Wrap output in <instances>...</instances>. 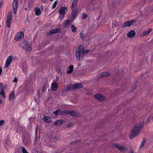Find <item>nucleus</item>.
I'll return each instance as SVG.
<instances>
[{
    "label": "nucleus",
    "mask_w": 153,
    "mask_h": 153,
    "mask_svg": "<svg viewBox=\"0 0 153 153\" xmlns=\"http://www.w3.org/2000/svg\"><path fill=\"white\" fill-rule=\"evenodd\" d=\"M0 94L4 98H5V94L4 91H0Z\"/></svg>",
    "instance_id": "72a5a7b5"
},
{
    "label": "nucleus",
    "mask_w": 153,
    "mask_h": 153,
    "mask_svg": "<svg viewBox=\"0 0 153 153\" xmlns=\"http://www.w3.org/2000/svg\"><path fill=\"white\" fill-rule=\"evenodd\" d=\"M22 153H29L24 147H21Z\"/></svg>",
    "instance_id": "2f4dec72"
},
{
    "label": "nucleus",
    "mask_w": 153,
    "mask_h": 153,
    "mask_svg": "<svg viewBox=\"0 0 153 153\" xmlns=\"http://www.w3.org/2000/svg\"><path fill=\"white\" fill-rule=\"evenodd\" d=\"M130 153H133V151H132V152Z\"/></svg>",
    "instance_id": "603ef678"
},
{
    "label": "nucleus",
    "mask_w": 153,
    "mask_h": 153,
    "mask_svg": "<svg viewBox=\"0 0 153 153\" xmlns=\"http://www.w3.org/2000/svg\"><path fill=\"white\" fill-rule=\"evenodd\" d=\"M37 128H36V132H35L36 135L37 134Z\"/></svg>",
    "instance_id": "09e8293b"
},
{
    "label": "nucleus",
    "mask_w": 153,
    "mask_h": 153,
    "mask_svg": "<svg viewBox=\"0 0 153 153\" xmlns=\"http://www.w3.org/2000/svg\"><path fill=\"white\" fill-rule=\"evenodd\" d=\"M74 66L73 65L70 66L69 67V70L67 71V73L68 74H70L72 73L73 70Z\"/></svg>",
    "instance_id": "a878e982"
},
{
    "label": "nucleus",
    "mask_w": 153,
    "mask_h": 153,
    "mask_svg": "<svg viewBox=\"0 0 153 153\" xmlns=\"http://www.w3.org/2000/svg\"><path fill=\"white\" fill-rule=\"evenodd\" d=\"M78 0H74L71 6V9H74V6L77 3Z\"/></svg>",
    "instance_id": "bb28decb"
},
{
    "label": "nucleus",
    "mask_w": 153,
    "mask_h": 153,
    "mask_svg": "<svg viewBox=\"0 0 153 153\" xmlns=\"http://www.w3.org/2000/svg\"><path fill=\"white\" fill-rule=\"evenodd\" d=\"M46 83H45L44 85V86H43L42 89V92H43L45 91V89L46 88Z\"/></svg>",
    "instance_id": "58836bf2"
},
{
    "label": "nucleus",
    "mask_w": 153,
    "mask_h": 153,
    "mask_svg": "<svg viewBox=\"0 0 153 153\" xmlns=\"http://www.w3.org/2000/svg\"><path fill=\"white\" fill-rule=\"evenodd\" d=\"M72 10V17L73 20L77 16V10L76 8L71 9Z\"/></svg>",
    "instance_id": "ddd939ff"
},
{
    "label": "nucleus",
    "mask_w": 153,
    "mask_h": 153,
    "mask_svg": "<svg viewBox=\"0 0 153 153\" xmlns=\"http://www.w3.org/2000/svg\"><path fill=\"white\" fill-rule=\"evenodd\" d=\"M0 94L4 98H5V94L4 91H0Z\"/></svg>",
    "instance_id": "f704fd0d"
},
{
    "label": "nucleus",
    "mask_w": 153,
    "mask_h": 153,
    "mask_svg": "<svg viewBox=\"0 0 153 153\" xmlns=\"http://www.w3.org/2000/svg\"><path fill=\"white\" fill-rule=\"evenodd\" d=\"M74 88H81L83 87V85L80 83H77L74 84L73 86Z\"/></svg>",
    "instance_id": "412c9836"
},
{
    "label": "nucleus",
    "mask_w": 153,
    "mask_h": 153,
    "mask_svg": "<svg viewBox=\"0 0 153 153\" xmlns=\"http://www.w3.org/2000/svg\"><path fill=\"white\" fill-rule=\"evenodd\" d=\"M80 36V37H81L82 39H83L84 38L85 34H83L82 33H80L79 34Z\"/></svg>",
    "instance_id": "4c0bfd02"
},
{
    "label": "nucleus",
    "mask_w": 153,
    "mask_h": 153,
    "mask_svg": "<svg viewBox=\"0 0 153 153\" xmlns=\"http://www.w3.org/2000/svg\"><path fill=\"white\" fill-rule=\"evenodd\" d=\"M53 0H50V1H53Z\"/></svg>",
    "instance_id": "864d4df0"
},
{
    "label": "nucleus",
    "mask_w": 153,
    "mask_h": 153,
    "mask_svg": "<svg viewBox=\"0 0 153 153\" xmlns=\"http://www.w3.org/2000/svg\"><path fill=\"white\" fill-rule=\"evenodd\" d=\"M74 143H76V141H75L74 142H71L70 143V144H73Z\"/></svg>",
    "instance_id": "a18cd8bd"
},
{
    "label": "nucleus",
    "mask_w": 153,
    "mask_h": 153,
    "mask_svg": "<svg viewBox=\"0 0 153 153\" xmlns=\"http://www.w3.org/2000/svg\"><path fill=\"white\" fill-rule=\"evenodd\" d=\"M52 90L53 91H56L58 88V84L56 82H54L52 84L51 87Z\"/></svg>",
    "instance_id": "2eb2a0df"
},
{
    "label": "nucleus",
    "mask_w": 153,
    "mask_h": 153,
    "mask_svg": "<svg viewBox=\"0 0 153 153\" xmlns=\"http://www.w3.org/2000/svg\"><path fill=\"white\" fill-rule=\"evenodd\" d=\"M36 140H36H36L35 141V142H36Z\"/></svg>",
    "instance_id": "3c124183"
},
{
    "label": "nucleus",
    "mask_w": 153,
    "mask_h": 153,
    "mask_svg": "<svg viewBox=\"0 0 153 153\" xmlns=\"http://www.w3.org/2000/svg\"><path fill=\"white\" fill-rule=\"evenodd\" d=\"M67 11L68 8L67 7H61L59 11V14L61 15L59 16V19H62Z\"/></svg>",
    "instance_id": "7ed1b4c3"
},
{
    "label": "nucleus",
    "mask_w": 153,
    "mask_h": 153,
    "mask_svg": "<svg viewBox=\"0 0 153 153\" xmlns=\"http://www.w3.org/2000/svg\"><path fill=\"white\" fill-rule=\"evenodd\" d=\"M73 126V124L71 123H70L68 124V125L67 126V128H71L72 126Z\"/></svg>",
    "instance_id": "ea45409f"
},
{
    "label": "nucleus",
    "mask_w": 153,
    "mask_h": 153,
    "mask_svg": "<svg viewBox=\"0 0 153 153\" xmlns=\"http://www.w3.org/2000/svg\"><path fill=\"white\" fill-rule=\"evenodd\" d=\"M150 118H148V119H147V122L146 123H147L148 122H149L150 120Z\"/></svg>",
    "instance_id": "de8ad7c7"
},
{
    "label": "nucleus",
    "mask_w": 153,
    "mask_h": 153,
    "mask_svg": "<svg viewBox=\"0 0 153 153\" xmlns=\"http://www.w3.org/2000/svg\"><path fill=\"white\" fill-rule=\"evenodd\" d=\"M72 20H65L63 23V25L65 27H67L71 22Z\"/></svg>",
    "instance_id": "dca6fc26"
},
{
    "label": "nucleus",
    "mask_w": 153,
    "mask_h": 153,
    "mask_svg": "<svg viewBox=\"0 0 153 153\" xmlns=\"http://www.w3.org/2000/svg\"><path fill=\"white\" fill-rule=\"evenodd\" d=\"M60 30V29L59 28L52 29L50 31L49 33L51 34L57 33L59 32Z\"/></svg>",
    "instance_id": "f3484780"
},
{
    "label": "nucleus",
    "mask_w": 153,
    "mask_h": 153,
    "mask_svg": "<svg viewBox=\"0 0 153 153\" xmlns=\"http://www.w3.org/2000/svg\"><path fill=\"white\" fill-rule=\"evenodd\" d=\"M2 73V68L0 67V75H1V74Z\"/></svg>",
    "instance_id": "49530a36"
},
{
    "label": "nucleus",
    "mask_w": 153,
    "mask_h": 153,
    "mask_svg": "<svg viewBox=\"0 0 153 153\" xmlns=\"http://www.w3.org/2000/svg\"><path fill=\"white\" fill-rule=\"evenodd\" d=\"M14 97L15 94L14 92L12 91L9 94V99L10 100H12L14 99Z\"/></svg>",
    "instance_id": "b1692460"
},
{
    "label": "nucleus",
    "mask_w": 153,
    "mask_h": 153,
    "mask_svg": "<svg viewBox=\"0 0 153 153\" xmlns=\"http://www.w3.org/2000/svg\"><path fill=\"white\" fill-rule=\"evenodd\" d=\"M24 36V33L23 32H20L17 34L15 37V39L16 40H19L20 39L23 38Z\"/></svg>",
    "instance_id": "9b49d317"
},
{
    "label": "nucleus",
    "mask_w": 153,
    "mask_h": 153,
    "mask_svg": "<svg viewBox=\"0 0 153 153\" xmlns=\"http://www.w3.org/2000/svg\"><path fill=\"white\" fill-rule=\"evenodd\" d=\"M4 90V87L2 83H0V91H2Z\"/></svg>",
    "instance_id": "c9c22d12"
},
{
    "label": "nucleus",
    "mask_w": 153,
    "mask_h": 153,
    "mask_svg": "<svg viewBox=\"0 0 153 153\" xmlns=\"http://www.w3.org/2000/svg\"><path fill=\"white\" fill-rule=\"evenodd\" d=\"M18 0H13V12L14 14H16V13L17 8L18 7Z\"/></svg>",
    "instance_id": "0eeeda50"
},
{
    "label": "nucleus",
    "mask_w": 153,
    "mask_h": 153,
    "mask_svg": "<svg viewBox=\"0 0 153 153\" xmlns=\"http://www.w3.org/2000/svg\"><path fill=\"white\" fill-rule=\"evenodd\" d=\"M152 29L149 28L148 30V31H144L143 33H142V35L143 36H147L149 35V33L152 31Z\"/></svg>",
    "instance_id": "5701e85b"
},
{
    "label": "nucleus",
    "mask_w": 153,
    "mask_h": 153,
    "mask_svg": "<svg viewBox=\"0 0 153 153\" xmlns=\"http://www.w3.org/2000/svg\"><path fill=\"white\" fill-rule=\"evenodd\" d=\"M58 2V1L57 0H56L55 1L53 4L52 6V8L54 9L56 7L57 4Z\"/></svg>",
    "instance_id": "473e14b6"
},
{
    "label": "nucleus",
    "mask_w": 153,
    "mask_h": 153,
    "mask_svg": "<svg viewBox=\"0 0 153 153\" xmlns=\"http://www.w3.org/2000/svg\"><path fill=\"white\" fill-rule=\"evenodd\" d=\"M4 121L3 120H1L0 121V126L4 124Z\"/></svg>",
    "instance_id": "a19ab883"
},
{
    "label": "nucleus",
    "mask_w": 153,
    "mask_h": 153,
    "mask_svg": "<svg viewBox=\"0 0 153 153\" xmlns=\"http://www.w3.org/2000/svg\"><path fill=\"white\" fill-rule=\"evenodd\" d=\"M9 141H9V140H6V141H5V143H6V144H7L8 145H10V144H9H9H8V143H7V142H9Z\"/></svg>",
    "instance_id": "c03bdc74"
},
{
    "label": "nucleus",
    "mask_w": 153,
    "mask_h": 153,
    "mask_svg": "<svg viewBox=\"0 0 153 153\" xmlns=\"http://www.w3.org/2000/svg\"><path fill=\"white\" fill-rule=\"evenodd\" d=\"M72 89L71 88V87H68V90H71Z\"/></svg>",
    "instance_id": "8fccbe9b"
},
{
    "label": "nucleus",
    "mask_w": 153,
    "mask_h": 153,
    "mask_svg": "<svg viewBox=\"0 0 153 153\" xmlns=\"http://www.w3.org/2000/svg\"><path fill=\"white\" fill-rule=\"evenodd\" d=\"M71 31L72 32H76V28L73 25H72L71 26Z\"/></svg>",
    "instance_id": "7c9ffc66"
},
{
    "label": "nucleus",
    "mask_w": 153,
    "mask_h": 153,
    "mask_svg": "<svg viewBox=\"0 0 153 153\" xmlns=\"http://www.w3.org/2000/svg\"><path fill=\"white\" fill-rule=\"evenodd\" d=\"M36 58H34V59H33V62H34L35 63V64H38V62H39L38 61L37 62H35L34 60H36Z\"/></svg>",
    "instance_id": "37998d69"
},
{
    "label": "nucleus",
    "mask_w": 153,
    "mask_h": 153,
    "mask_svg": "<svg viewBox=\"0 0 153 153\" xmlns=\"http://www.w3.org/2000/svg\"><path fill=\"white\" fill-rule=\"evenodd\" d=\"M51 119V118L50 117L48 116L43 117L42 118L43 121L46 123H49Z\"/></svg>",
    "instance_id": "a211bd4d"
},
{
    "label": "nucleus",
    "mask_w": 153,
    "mask_h": 153,
    "mask_svg": "<svg viewBox=\"0 0 153 153\" xmlns=\"http://www.w3.org/2000/svg\"><path fill=\"white\" fill-rule=\"evenodd\" d=\"M144 124V122H141L135 125L129 134L130 138H133L137 136L141 131Z\"/></svg>",
    "instance_id": "f257e3e1"
},
{
    "label": "nucleus",
    "mask_w": 153,
    "mask_h": 153,
    "mask_svg": "<svg viewBox=\"0 0 153 153\" xmlns=\"http://www.w3.org/2000/svg\"><path fill=\"white\" fill-rule=\"evenodd\" d=\"M65 121L62 120L60 119L56 120L54 123V125L55 126H58L59 125H61L63 122H64Z\"/></svg>",
    "instance_id": "6ab92c4d"
},
{
    "label": "nucleus",
    "mask_w": 153,
    "mask_h": 153,
    "mask_svg": "<svg viewBox=\"0 0 153 153\" xmlns=\"http://www.w3.org/2000/svg\"><path fill=\"white\" fill-rule=\"evenodd\" d=\"M69 110H65V111H62L61 110V114L63 115H65L67 114H70L69 113Z\"/></svg>",
    "instance_id": "393cba45"
},
{
    "label": "nucleus",
    "mask_w": 153,
    "mask_h": 153,
    "mask_svg": "<svg viewBox=\"0 0 153 153\" xmlns=\"http://www.w3.org/2000/svg\"><path fill=\"white\" fill-rule=\"evenodd\" d=\"M87 17V15L85 13H84L83 14L82 16V18L83 19H86Z\"/></svg>",
    "instance_id": "e433bc0d"
},
{
    "label": "nucleus",
    "mask_w": 153,
    "mask_h": 153,
    "mask_svg": "<svg viewBox=\"0 0 153 153\" xmlns=\"http://www.w3.org/2000/svg\"><path fill=\"white\" fill-rule=\"evenodd\" d=\"M17 81V79L16 77H15L13 80V82H16Z\"/></svg>",
    "instance_id": "79ce46f5"
},
{
    "label": "nucleus",
    "mask_w": 153,
    "mask_h": 153,
    "mask_svg": "<svg viewBox=\"0 0 153 153\" xmlns=\"http://www.w3.org/2000/svg\"><path fill=\"white\" fill-rule=\"evenodd\" d=\"M84 46L81 45L78 47V49L76 50V56L77 59L79 61H80L82 60L84 54L87 53L89 51V50L84 51Z\"/></svg>",
    "instance_id": "f03ea898"
},
{
    "label": "nucleus",
    "mask_w": 153,
    "mask_h": 153,
    "mask_svg": "<svg viewBox=\"0 0 153 153\" xmlns=\"http://www.w3.org/2000/svg\"><path fill=\"white\" fill-rule=\"evenodd\" d=\"M12 19V16L11 14L8 15L6 20V26L8 28H9L10 26L11 20Z\"/></svg>",
    "instance_id": "9d476101"
},
{
    "label": "nucleus",
    "mask_w": 153,
    "mask_h": 153,
    "mask_svg": "<svg viewBox=\"0 0 153 153\" xmlns=\"http://www.w3.org/2000/svg\"><path fill=\"white\" fill-rule=\"evenodd\" d=\"M146 142V140L145 139H143V140L141 142V144L140 146V149H141L143 148L145 144V143Z\"/></svg>",
    "instance_id": "c85d7f7f"
},
{
    "label": "nucleus",
    "mask_w": 153,
    "mask_h": 153,
    "mask_svg": "<svg viewBox=\"0 0 153 153\" xmlns=\"http://www.w3.org/2000/svg\"><path fill=\"white\" fill-rule=\"evenodd\" d=\"M113 146L121 152H124L126 151L127 149L126 147L122 146L117 144L114 143L113 144Z\"/></svg>",
    "instance_id": "39448f33"
},
{
    "label": "nucleus",
    "mask_w": 153,
    "mask_h": 153,
    "mask_svg": "<svg viewBox=\"0 0 153 153\" xmlns=\"http://www.w3.org/2000/svg\"><path fill=\"white\" fill-rule=\"evenodd\" d=\"M33 1H37V0H33Z\"/></svg>",
    "instance_id": "5fc2aeb1"
},
{
    "label": "nucleus",
    "mask_w": 153,
    "mask_h": 153,
    "mask_svg": "<svg viewBox=\"0 0 153 153\" xmlns=\"http://www.w3.org/2000/svg\"><path fill=\"white\" fill-rule=\"evenodd\" d=\"M69 113L70 114H69V115H71L72 116H74V117H77L80 114L77 112L69 111Z\"/></svg>",
    "instance_id": "4468645a"
},
{
    "label": "nucleus",
    "mask_w": 153,
    "mask_h": 153,
    "mask_svg": "<svg viewBox=\"0 0 153 153\" xmlns=\"http://www.w3.org/2000/svg\"><path fill=\"white\" fill-rule=\"evenodd\" d=\"M35 14L36 16H39L41 15V12L39 8L36 7L35 9Z\"/></svg>",
    "instance_id": "4be33fe9"
},
{
    "label": "nucleus",
    "mask_w": 153,
    "mask_h": 153,
    "mask_svg": "<svg viewBox=\"0 0 153 153\" xmlns=\"http://www.w3.org/2000/svg\"><path fill=\"white\" fill-rule=\"evenodd\" d=\"M61 110H56L54 111L53 112V113L56 115L58 114L60 115V114H61Z\"/></svg>",
    "instance_id": "c756f323"
},
{
    "label": "nucleus",
    "mask_w": 153,
    "mask_h": 153,
    "mask_svg": "<svg viewBox=\"0 0 153 153\" xmlns=\"http://www.w3.org/2000/svg\"><path fill=\"white\" fill-rule=\"evenodd\" d=\"M133 20L129 21L124 22L122 25L123 27L130 26L133 23Z\"/></svg>",
    "instance_id": "f8f14e48"
},
{
    "label": "nucleus",
    "mask_w": 153,
    "mask_h": 153,
    "mask_svg": "<svg viewBox=\"0 0 153 153\" xmlns=\"http://www.w3.org/2000/svg\"><path fill=\"white\" fill-rule=\"evenodd\" d=\"M94 97L100 101H102L104 100L105 99V97L102 95L97 94L94 95Z\"/></svg>",
    "instance_id": "1a4fd4ad"
},
{
    "label": "nucleus",
    "mask_w": 153,
    "mask_h": 153,
    "mask_svg": "<svg viewBox=\"0 0 153 153\" xmlns=\"http://www.w3.org/2000/svg\"><path fill=\"white\" fill-rule=\"evenodd\" d=\"M110 73L108 72H103L101 75V77H103V76L106 77V76H109L110 75Z\"/></svg>",
    "instance_id": "cd10ccee"
},
{
    "label": "nucleus",
    "mask_w": 153,
    "mask_h": 153,
    "mask_svg": "<svg viewBox=\"0 0 153 153\" xmlns=\"http://www.w3.org/2000/svg\"><path fill=\"white\" fill-rule=\"evenodd\" d=\"M135 34V32L134 30H131L128 33L127 36L129 37H132L134 36Z\"/></svg>",
    "instance_id": "aec40b11"
},
{
    "label": "nucleus",
    "mask_w": 153,
    "mask_h": 153,
    "mask_svg": "<svg viewBox=\"0 0 153 153\" xmlns=\"http://www.w3.org/2000/svg\"><path fill=\"white\" fill-rule=\"evenodd\" d=\"M22 140L25 144L29 142L30 137L29 135L28 134H26L22 138Z\"/></svg>",
    "instance_id": "6e6552de"
},
{
    "label": "nucleus",
    "mask_w": 153,
    "mask_h": 153,
    "mask_svg": "<svg viewBox=\"0 0 153 153\" xmlns=\"http://www.w3.org/2000/svg\"><path fill=\"white\" fill-rule=\"evenodd\" d=\"M13 58V57L12 56H10L8 57L4 66V68H7L8 67L9 65L12 62Z\"/></svg>",
    "instance_id": "423d86ee"
},
{
    "label": "nucleus",
    "mask_w": 153,
    "mask_h": 153,
    "mask_svg": "<svg viewBox=\"0 0 153 153\" xmlns=\"http://www.w3.org/2000/svg\"><path fill=\"white\" fill-rule=\"evenodd\" d=\"M23 48L27 51H30L31 50V46L30 44L26 41H24V44L22 46Z\"/></svg>",
    "instance_id": "20e7f679"
}]
</instances>
